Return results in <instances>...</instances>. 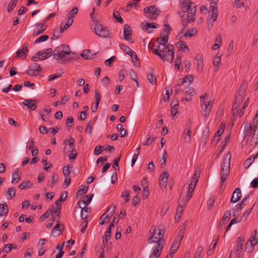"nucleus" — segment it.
Returning <instances> with one entry per match:
<instances>
[{"label":"nucleus","mask_w":258,"mask_h":258,"mask_svg":"<svg viewBox=\"0 0 258 258\" xmlns=\"http://www.w3.org/2000/svg\"><path fill=\"white\" fill-rule=\"evenodd\" d=\"M150 232L151 233L147 241L149 243L148 248L153 250V253L149 256V258H158L161 254L163 248V242L164 241L163 237L165 233V229L161 226L157 227L152 226Z\"/></svg>","instance_id":"obj_1"},{"label":"nucleus","mask_w":258,"mask_h":258,"mask_svg":"<svg viewBox=\"0 0 258 258\" xmlns=\"http://www.w3.org/2000/svg\"><path fill=\"white\" fill-rule=\"evenodd\" d=\"M181 12H179L180 17L184 18L187 13V21L188 22L195 20V16L196 13V6L190 0H180Z\"/></svg>","instance_id":"obj_2"},{"label":"nucleus","mask_w":258,"mask_h":258,"mask_svg":"<svg viewBox=\"0 0 258 258\" xmlns=\"http://www.w3.org/2000/svg\"><path fill=\"white\" fill-rule=\"evenodd\" d=\"M257 116L258 110L255 113L253 118V124H252L250 122H246L244 125V132L245 133V136H252V140L253 141H256L258 139V135L255 133L257 128L258 125V119H257Z\"/></svg>","instance_id":"obj_3"},{"label":"nucleus","mask_w":258,"mask_h":258,"mask_svg":"<svg viewBox=\"0 0 258 258\" xmlns=\"http://www.w3.org/2000/svg\"><path fill=\"white\" fill-rule=\"evenodd\" d=\"M71 51L67 45H61L57 46L53 51V58L57 60H60L62 64L66 63V61L63 58L68 55L71 54Z\"/></svg>","instance_id":"obj_4"},{"label":"nucleus","mask_w":258,"mask_h":258,"mask_svg":"<svg viewBox=\"0 0 258 258\" xmlns=\"http://www.w3.org/2000/svg\"><path fill=\"white\" fill-rule=\"evenodd\" d=\"M231 155L228 153L224 156L220 170V179L221 183H223L227 180L230 171V164Z\"/></svg>","instance_id":"obj_5"},{"label":"nucleus","mask_w":258,"mask_h":258,"mask_svg":"<svg viewBox=\"0 0 258 258\" xmlns=\"http://www.w3.org/2000/svg\"><path fill=\"white\" fill-rule=\"evenodd\" d=\"M207 94L204 93L200 97L201 102V114L205 117L208 116L213 107L212 101L206 98Z\"/></svg>","instance_id":"obj_6"},{"label":"nucleus","mask_w":258,"mask_h":258,"mask_svg":"<svg viewBox=\"0 0 258 258\" xmlns=\"http://www.w3.org/2000/svg\"><path fill=\"white\" fill-rule=\"evenodd\" d=\"M174 46L169 45L162 48V52L160 57L163 61H167L172 62L174 59Z\"/></svg>","instance_id":"obj_7"},{"label":"nucleus","mask_w":258,"mask_h":258,"mask_svg":"<svg viewBox=\"0 0 258 258\" xmlns=\"http://www.w3.org/2000/svg\"><path fill=\"white\" fill-rule=\"evenodd\" d=\"M94 32L99 37L102 38L110 37V33L107 27L102 24L96 23L94 28Z\"/></svg>","instance_id":"obj_8"},{"label":"nucleus","mask_w":258,"mask_h":258,"mask_svg":"<svg viewBox=\"0 0 258 258\" xmlns=\"http://www.w3.org/2000/svg\"><path fill=\"white\" fill-rule=\"evenodd\" d=\"M145 16L151 20L155 19L160 14L161 11L154 6L146 7L144 9Z\"/></svg>","instance_id":"obj_9"},{"label":"nucleus","mask_w":258,"mask_h":258,"mask_svg":"<svg viewBox=\"0 0 258 258\" xmlns=\"http://www.w3.org/2000/svg\"><path fill=\"white\" fill-rule=\"evenodd\" d=\"M257 231H254V234L247 241L244 247L245 251L248 253L251 252L254 249V246L258 243V239L256 238Z\"/></svg>","instance_id":"obj_10"},{"label":"nucleus","mask_w":258,"mask_h":258,"mask_svg":"<svg viewBox=\"0 0 258 258\" xmlns=\"http://www.w3.org/2000/svg\"><path fill=\"white\" fill-rule=\"evenodd\" d=\"M246 89L247 84L245 82H243L240 87L237 95L236 96L235 102L239 105L241 104L244 100Z\"/></svg>","instance_id":"obj_11"},{"label":"nucleus","mask_w":258,"mask_h":258,"mask_svg":"<svg viewBox=\"0 0 258 258\" xmlns=\"http://www.w3.org/2000/svg\"><path fill=\"white\" fill-rule=\"evenodd\" d=\"M93 196V195H91V196L86 195L83 197L78 203L79 207L81 210H88L87 207L91 201Z\"/></svg>","instance_id":"obj_12"},{"label":"nucleus","mask_w":258,"mask_h":258,"mask_svg":"<svg viewBox=\"0 0 258 258\" xmlns=\"http://www.w3.org/2000/svg\"><path fill=\"white\" fill-rule=\"evenodd\" d=\"M41 69L39 64L36 62L32 63L29 67L27 73L30 76H36L41 72Z\"/></svg>","instance_id":"obj_13"},{"label":"nucleus","mask_w":258,"mask_h":258,"mask_svg":"<svg viewBox=\"0 0 258 258\" xmlns=\"http://www.w3.org/2000/svg\"><path fill=\"white\" fill-rule=\"evenodd\" d=\"M184 93L185 94V97L182 99L181 101L182 102L190 101L192 100V96L196 95V91L195 89L193 88L189 87L188 86H186L185 87Z\"/></svg>","instance_id":"obj_14"},{"label":"nucleus","mask_w":258,"mask_h":258,"mask_svg":"<svg viewBox=\"0 0 258 258\" xmlns=\"http://www.w3.org/2000/svg\"><path fill=\"white\" fill-rule=\"evenodd\" d=\"M35 29L33 31V36H37L42 33L46 29L47 26L44 23H37L34 25Z\"/></svg>","instance_id":"obj_15"},{"label":"nucleus","mask_w":258,"mask_h":258,"mask_svg":"<svg viewBox=\"0 0 258 258\" xmlns=\"http://www.w3.org/2000/svg\"><path fill=\"white\" fill-rule=\"evenodd\" d=\"M132 34V29L131 27L127 24H125L123 29V38L126 41L133 42L132 41L131 35Z\"/></svg>","instance_id":"obj_16"},{"label":"nucleus","mask_w":258,"mask_h":258,"mask_svg":"<svg viewBox=\"0 0 258 258\" xmlns=\"http://www.w3.org/2000/svg\"><path fill=\"white\" fill-rule=\"evenodd\" d=\"M169 174L167 172L164 171L159 178L160 186L161 188H166L168 180Z\"/></svg>","instance_id":"obj_17"},{"label":"nucleus","mask_w":258,"mask_h":258,"mask_svg":"<svg viewBox=\"0 0 258 258\" xmlns=\"http://www.w3.org/2000/svg\"><path fill=\"white\" fill-rule=\"evenodd\" d=\"M242 194L240 188L237 187L234 191L232 198L231 199V202L235 203L237 202L241 198Z\"/></svg>","instance_id":"obj_18"},{"label":"nucleus","mask_w":258,"mask_h":258,"mask_svg":"<svg viewBox=\"0 0 258 258\" xmlns=\"http://www.w3.org/2000/svg\"><path fill=\"white\" fill-rule=\"evenodd\" d=\"M23 104L32 111L36 110L37 108L36 100L34 99H25L23 102Z\"/></svg>","instance_id":"obj_19"},{"label":"nucleus","mask_w":258,"mask_h":258,"mask_svg":"<svg viewBox=\"0 0 258 258\" xmlns=\"http://www.w3.org/2000/svg\"><path fill=\"white\" fill-rule=\"evenodd\" d=\"M210 11H211V15L209 16L208 18L216 21L218 17V11L215 3L214 5L210 7Z\"/></svg>","instance_id":"obj_20"},{"label":"nucleus","mask_w":258,"mask_h":258,"mask_svg":"<svg viewBox=\"0 0 258 258\" xmlns=\"http://www.w3.org/2000/svg\"><path fill=\"white\" fill-rule=\"evenodd\" d=\"M141 27L143 29L146 31L148 33H150L151 32L149 31V29L158 28L159 25L154 23H142Z\"/></svg>","instance_id":"obj_21"},{"label":"nucleus","mask_w":258,"mask_h":258,"mask_svg":"<svg viewBox=\"0 0 258 258\" xmlns=\"http://www.w3.org/2000/svg\"><path fill=\"white\" fill-rule=\"evenodd\" d=\"M191 130L189 126H186L183 133L184 140L186 143H189L191 140Z\"/></svg>","instance_id":"obj_22"},{"label":"nucleus","mask_w":258,"mask_h":258,"mask_svg":"<svg viewBox=\"0 0 258 258\" xmlns=\"http://www.w3.org/2000/svg\"><path fill=\"white\" fill-rule=\"evenodd\" d=\"M28 49L27 46H24L22 49L18 50L16 52L17 56L22 59L26 58Z\"/></svg>","instance_id":"obj_23"},{"label":"nucleus","mask_w":258,"mask_h":258,"mask_svg":"<svg viewBox=\"0 0 258 258\" xmlns=\"http://www.w3.org/2000/svg\"><path fill=\"white\" fill-rule=\"evenodd\" d=\"M186 87V84H183L179 81L178 84L175 87V94L176 95H178L181 92H184Z\"/></svg>","instance_id":"obj_24"},{"label":"nucleus","mask_w":258,"mask_h":258,"mask_svg":"<svg viewBox=\"0 0 258 258\" xmlns=\"http://www.w3.org/2000/svg\"><path fill=\"white\" fill-rule=\"evenodd\" d=\"M197 183L191 181L188 185V193L186 196V201H188L192 197V194L194 191V188L196 185Z\"/></svg>","instance_id":"obj_25"},{"label":"nucleus","mask_w":258,"mask_h":258,"mask_svg":"<svg viewBox=\"0 0 258 258\" xmlns=\"http://www.w3.org/2000/svg\"><path fill=\"white\" fill-rule=\"evenodd\" d=\"M194 77L192 76L187 75L183 79L179 80V81L183 84H186V86H189L193 82Z\"/></svg>","instance_id":"obj_26"},{"label":"nucleus","mask_w":258,"mask_h":258,"mask_svg":"<svg viewBox=\"0 0 258 258\" xmlns=\"http://www.w3.org/2000/svg\"><path fill=\"white\" fill-rule=\"evenodd\" d=\"M222 44V38L220 35H217L215 39V44L212 46V49L216 50L219 48Z\"/></svg>","instance_id":"obj_27"},{"label":"nucleus","mask_w":258,"mask_h":258,"mask_svg":"<svg viewBox=\"0 0 258 258\" xmlns=\"http://www.w3.org/2000/svg\"><path fill=\"white\" fill-rule=\"evenodd\" d=\"M132 58L133 62L135 65L137 67H140V62L138 56L136 53L133 51L131 50L128 53H127Z\"/></svg>","instance_id":"obj_28"},{"label":"nucleus","mask_w":258,"mask_h":258,"mask_svg":"<svg viewBox=\"0 0 258 258\" xmlns=\"http://www.w3.org/2000/svg\"><path fill=\"white\" fill-rule=\"evenodd\" d=\"M213 65L215 67L214 71L216 72L221 64V59L220 56H216L214 57L213 61Z\"/></svg>","instance_id":"obj_29"},{"label":"nucleus","mask_w":258,"mask_h":258,"mask_svg":"<svg viewBox=\"0 0 258 258\" xmlns=\"http://www.w3.org/2000/svg\"><path fill=\"white\" fill-rule=\"evenodd\" d=\"M160 38L161 39L159 42V45L165 47L168 41V36L165 35L164 33H161L160 35Z\"/></svg>","instance_id":"obj_30"},{"label":"nucleus","mask_w":258,"mask_h":258,"mask_svg":"<svg viewBox=\"0 0 258 258\" xmlns=\"http://www.w3.org/2000/svg\"><path fill=\"white\" fill-rule=\"evenodd\" d=\"M197 61V71L199 73H202L203 70V60L201 57L197 56L196 58Z\"/></svg>","instance_id":"obj_31"},{"label":"nucleus","mask_w":258,"mask_h":258,"mask_svg":"<svg viewBox=\"0 0 258 258\" xmlns=\"http://www.w3.org/2000/svg\"><path fill=\"white\" fill-rule=\"evenodd\" d=\"M177 46L184 52H188L189 51L186 43L184 41H180L177 43Z\"/></svg>","instance_id":"obj_32"},{"label":"nucleus","mask_w":258,"mask_h":258,"mask_svg":"<svg viewBox=\"0 0 258 258\" xmlns=\"http://www.w3.org/2000/svg\"><path fill=\"white\" fill-rule=\"evenodd\" d=\"M180 241H178V239H175L174 242L173 243L170 250V252L172 254H174L175 251L178 249L179 245H180Z\"/></svg>","instance_id":"obj_33"},{"label":"nucleus","mask_w":258,"mask_h":258,"mask_svg":"<svg viewBox=\"0 0 258 258\" xmlns=\"http://www.w3.org/2000/svg\"><path fill=\"white\" fill-rule=\"evenodd\" d=\"M73 23V20L72 19H68L67 23L63 25L62 24H60V32L62 33L65 30H67L69 28L70 26H71L72 24Z\"/></svg>","instance_id":"obj_34"},{"label":"nucleus","mask_w":258,"mask_h":258,"mask_svg":"<svg viewBox=\"0 0 258 258\" xmlns=\"http://www.w3.org/2000/svg\"><path fill=\"white\" fill-rule=\"evenodd\" d=\"M147 78L148 82L152 85H155L156 83V77L153 74V73L151 72L148 74Z\"/></svg>","instance_id":"obj_35"},{"label":"nucleus","mask_w":258,"mask_h":258,"mask_svg":"<svg viewBox=\"0 0 258 258\" xmlns=\"http://www.w3.org/2000/svg\"><path fill=\"white\" fill-rule=\"evenodd\" d=\"M244 238L242 237H239L237 238V240L236 241L237 243V249L236 251H240V250H243V244L244 242Z\"/></svg>","instance_id":"obj_36"},{"label":"nucleus","mask_w":258,"mask_h":258,"mask_svg":"<svg viewBox=\"0 0 258 258\" xmlns=\"http://www.w3.org/2000/svg\"><path fill=\"white\" fill-rule=\"evenodd\" d=\"M21 178L19 175L18 171L15 170L12 173V183H18L20 180Z\"/></svg>","instance_id":"obj_37"},{"label":"nucleus","mask_w":258,"mask_h":258,"mask_svg":"<svg viewBox=\"0 0 258 258\" xmlns=\"http://www.w3.org/2000/svg\"><path fill=\"white\" fill-rule=\"evenodd\" d=\"M197 34V30L196 28H192L190 30L187 31L183 36L184 37H192L196 36Z\"/></svg>","instance_id":"obj_38"},{"label":"nucleus","mask_w":258,"mask_h":258,"mask_svg":"<svg viewBox=\"0 0 258 258\" xmlns=\"http://www.w3.org/2000/svg\"><path fill=\"white\" fill-rule=\"evenodd\" d=\"M101 95L100 93V91L99 90H95V95H94V100L95 102V104H96V106H98L99 104V102L100 100Z\"/></svg>","instance_id":"obj_39"},{"label":"nucleus","mask_w":258,"mask_h":258,"mask_svg":"<svg viewBox=\"0 0 258 258\" xmlns=\"http://www.w3.org/2000/svg\"><path fill=\"white\" fill-rule=\"evenodd\" d=\"M31 184L28 180L23 181L19 185V188L22 190L29 188L31 186Z\"/></svg>","instance_id":"obj_40"},{"label":"nucleus","mask_w":258,"mask_h":258,"mask_svg":"<svg viewBox=\"0 0 258 258\" xmlns=\"http://www.w3.org/2000/svg\"><path fill=\"white\" fill-rule=\"evenodd\" d=\"M81 56L85 59H90L91 57V51L90 50H83L81 54Z\"/></svg>","instance_id":"obj_41"},{"label":"nucleus","mask_w":258,"mask_h":258,"mask_svg":"<svg viewBox=\"0 0 258 258\" xmlns=\"http://www.w3.org/2000/svg\"><path fill=\"white\" fill-rule=\"evenodd\" d=\"M78 12V9L77 7L74 8L69 14V19L73 20V18L75 17V16L77 14Z\"/></svg>","instance_id":"obj_42"},{"label":"nucleus","mask_w":258,"mask_h":258,"mask_svg":"<svg viewBox=\"0 0 258 258\" xmlns=\"http://www.w3.org/2000/svg\"><path fill=\"white\" fill-rule=\"evenodd\" d=\"M248 100H249V98H247L246 99V101L244 102V104H243V106H242V108H241L240 111H238V114H239V116L240 117H241L243 115L244 111L245 110V109L246 108V107L248 105Z\"/></svg>","instance_id":"obj_43"},{"label":"nucleus","mask_w":258,"mask_h":258,"mask_svg":"<svg viewBox=\"0 0 258 258\" xmlns=\"http://www.w3.org/2000/svg\"><path fill=\"white\" fill-rule=\"evenodd\" d=\"M17 2L16 0H11L7 8V10L9 12L13 11L17 4Z\"/></svg>","instance_id":"obj_44"},{"label":"nucleus","mask_w":258,"mask_h":258,"mask_svg":"<svg viewBox=\"0 0 258 258\" xmlns=\"http://www.w3.org/2000/svg\"><path fill=\"white\" fill-rule=\"evenodd\" d=\"M48 38V36L46 35L41 36L35 40L34 43L38 44L42 42H44L46 41Z\"/></svg>","instance_id":"obj_45"},{"label":"nucleus","mask_w":258,"mask_h":258,"mask_svg":"<svg viewBox=\"0 0 258 258\" xmlns=\"http://www.w3.org/2000/svg\"><path fill=\"white\" fill-rule=\"evenodd\" d=\"M240 105L236 103V102H234L232 107V112L233 115L234 116H237L238 113V107Z\"/></svg>","instance_id":"obj_46"},{"label":"nucleus","mask_w":258,"mask_h":258,"mask_svg":"<svg viewBox=\"0 0 258 258\" xmlns=\"http://www.w3.org/2000/svg\"><path fill=\"white\" fill-rule=\"evenodd\" d=\"M113 17L116 19L117 21L120 23H123V20L121 18L119 12L116 11L114 12L113 14Z\"/></svg>","instance_id":"obj_47"},{"label":"nucleus","mask_w":258,"mask_h":258,"mask_svg":"<svg viewBox=\"0 0 258 258\" xmlns=\"http://www.w3.org/2000/svg\"><path fill=\"white\" fill-rule=\"evenodd\" d=\"M185 233L184 229H181L178 233L177 235L176 236L175 239H178L180 242H181L182 239L184 236V234Z\"/></svg>","instance_id":"obj_48"},{"label":"nucleus","mask_w":258,"mask_h":258,"mask_svg":"<svg viewBox=\"0 0 258 258\" xmlns=\"http://www.w3.org/2000/svg\"><path fill=\"white\" fill-rule=\"evenodd\" d=\"M42 162V164L44 166L43 169L45 171H48V170L49 168H51L52 167V164L50 163L47 162L46 161V159H43Z\"/></svg>","instance_id":"obj_49"},{"label":"nucleus","mask_w":258,"mask_h":258,"mask_svg":"<svg viewBox=\"0 0 258 258\" xmlns=\"http://www.w3.org/2000/svg\"><path fill=\"white\" fill-rule=\"evenodd\" d=\"M90 211H81L80 216L81 219H86L87 218H88L90 214Z\"/></svg>","instance_id":"obj_50"},{"label":"nucleus","mask_w":258,"mask_h":258,"mask_svg":"<svg viewBox=\"0 0 258 258\" xmlns=\"http://www.w3.org/2000/svg\"><path fill=\"white\" fill-rule=\"evenodd\" d=\"M225 127V124L221 123L219 126V129L217 131L216 134L218 135V136H220L223 133Z\"/></svg>","instance_id":"obj_51"},{"label":"nucleus","mask_w":258,"mask_h":258,"mask_svg":"<svg viewBox=\"0 0 258 258\" xmlns=\"http://www.w3.org/2000/svg\"><path fill=\"white\" fill-rule=\"evenodd\" d=\"M215 21L214 20L207 19V27L209 30L213 28Z\"/></svg>","instance_id":"obj_52"},{"label":"nucleus","mask_w":258,"mask_h":258,"mask_svg":"<svg viewBox=\"0 0 258 258\" xmlns=\"http://www.w3.org/2000/svg\"><path fill=\"white\" fill-rule=\"evenodd\" d=\"M37 55L40 56L41 60H44V59H46L47 58L49 57L48 55L44 51H38L37 52Z\"/></svg>","instance_id":"obj_53"},{"label":"nucleus","mask_w":258,"mask_h":258,"mask_svg":"<svg viewBox=\"0 0 258 258\" xmlns=\"http://www.w3.org/2000/svg\"><path fill=\"white\" fill-rule=\"evenodd\" d=\"M13 244H7L5 245L4 248H3V251L5 252L8 253L9 252H10L12 248V246Z\"/></svg>","instance_id":"obj_54"},{"label":"nucleus","mask_w":258,"mask_h":258,"mask_svg":"<svg viewBox=\"0 0 258 258\" xmlns=\"http://www.w3.org/2000/svg\"><path fill=\"white\" fill-rule=\"evenodd\" d=\"M8 194L12 199L16 195V190L14 188H9L8 190Z\"/></svg>","instance_id":"obj_55"},{"label":"nucleus","mask_w":258,"mask_h":258,"mask_svg":"<svg viewBox=\"0 0 258 258\" xmlns=\"http://www.w3.org/2000/svg\"><path fill=\"white\" fill-rule=\"evenodd\" d=\"M120 47L127 54L128 53L132 50V49L128 46L123 44H121L120 45Z\"/></svg>","instance_id":"obj_56"},{"label":"nucleus","mask_w":258,"mask_h":258,"mask_svg":"<svg viewBox=\"0 0 258 258\" xmlns=\"http://www.w3.org/2000/svg\"><path fill=\"white\" fill-rule=\"evenodd\" d=\"M214 199L212 198H210L209 199L208 202H207V207L208 209H212L214 207Z\"/></svg>","instance_id":"obj_57"},{"label":"nucleus","mask_w":258,"mask_h":258,"mask_svg":"<svg viewBox=\"0 0 258 258\" xmlns=\"http://www.w3.org/2000/svg\"><path fill=\"white\" fill-rule=\"evenodd\" d=\"M164 32L163 33H164L165 35H167V36L169 35V34L170 33L171 28L170 26L168 24H165L164 26Z\"/></svg>","instance_id":"obj_58"},{"label":"nucleus","mask_w":258,"mask_h":258,"mask_svg":"<svg viewBox=\"0 0 258 258\" xmlns=\"http://www.w3.org/2000/svg\"><path fill=\"white\" fill-rule=\"evenodd\" d=\"M63 174L66 177H69L70 174V170L69 167L64 166L63 168Z\"/></svg>","instance_id":"obj_59"},{"label":"nucleus","mask_w":258,"mask_h":258,"mask_svg":"<svg viewBox=\"0 0 258 258\" xmlns=\"http://www.w3.org/2000/svg\"><path fill=\"white\" fill-rule=\"evenodd\" d=\"M61 76V74L57 73L56 74L51 75L48 76V81H51L55 79L58 78Z\"/></svg>","instance_id":"obj_60"},{"label":"nucleus","mask_w":258,"mask_h":258,"mask_svg":"<svg viewBox=\"0 0 258 258\" xmlns=\"http://www.w3.org/2000/svg\"><path fill=\"white\" fill-rule=\"evenodd\" d=\"M61 203L57 200L52 206L53 210H60L61 209Z\"/></svg>","instance_id":"obj_61"},{"label":"nucleus","mask_w":258,"mask_h":258,"mask_svg":"<svg viewBox=\"0 0 258 258\" xmlns=\"http://www.w3.org/2000/svg\"><path fill=\"white\" fill-rule=\"evenodd\" d=\"M143 197L144 199H146L149 196V189L147 186L144 187L143 190Z\"/></svg>","instance_id":"obj_62"},{"label":"nucleus","mask_w":258,"mask_h":258,"mask_svg":"<svg viewBox=\"0 0 258 258\" xmlns=\"http://www.w3.org/2000/svg\"><path fill=\"white\" fill-rule=\"evenodd\" d=\"M231 216V214L230 213V211H228L224 213V216L222 218L224 220H226L227 222H228L229 220V219H230Z\"/></svg>","instance_id":"obj_63"},{"label":"nucleus","mask_w":258,"mask_h":258,"mask_svg":"<svg viewBox=\"0 0 258 258\" xmlns=\"http://www.w3.org/2000/svg\"><path fill=\"white\" fill-rule=\"evenodd\" d=\"M93 126L90 124V122H88L87 124L85 132L89 135H91L92 133Z\"/></svg>","instance_id":"obj_64"}]
</instances>
